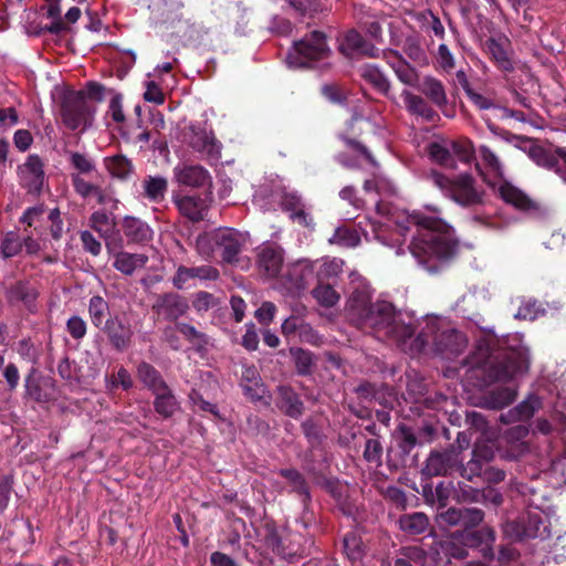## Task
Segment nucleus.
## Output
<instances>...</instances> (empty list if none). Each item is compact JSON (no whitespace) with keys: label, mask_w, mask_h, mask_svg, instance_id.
Here are the masks:
<instances>
[{"label":"nucleus","mask_w":566,"mask_h":566,"mask_svg":"<svg viewBox=\"0 0 566 566\" xmlns=\"http://www.w3.org/2000/svg\"><path fill=\"white\" fill-rule=\"evenodd\" d=\"M346 315L357 328L379 339L392 342L403 353L416 332L413 317L397 310L391 302H371V292L366 285L352 292L346 304Z\"/></svg>","instance_id":"1"},{"label":"nucleus","mask_w":566,"mask_h":566,"mask_svg":"<svg viewBox=\"0 0 566 566\" xmlns=\"http://www.w3.org/2000/svg\"><path fill=\"white\" fill-rule=\"evenodd\" d=\"M499 339L488 335L480 338L474 350L464 359L468 378L474 386L488 387L497 381H507L528 369L527 349L514 337Z\"/></svg>","instance_id":"2"},{"label":"nucleus","mask_w":566,"mask_h":566,"mask_svg":"<svg viewBox=\"0 0 566 566\" xmlns=\"http://www.w3.org/2000/svg\"><path fill=\"white\" fill-rule=\"evenodd\" d=\"M409 222L417 228L409 245L410 252L428 272H438L441 264L458 254L459 241L442 219L413 212L409 216Z\"/></svg>","instance_id":"3"},{"label":"nucleus","mask_w":566,"mask_h":566,"mask_svg":"<svg viewBox=\"0 0 566 566\" xmlns=\"http://www.w3.org/2000/svg\"><path fill=\"white\" fill-rule=\"evenodd\" d=\"M465 335L454 328L449 322L432 317L426 321L423 326L416 324L406 354L417 356L420 354L442 355L446 358L458 356L467 347Z\"/></svg>","instance_id":"4"},{"label":"nucleus","mask_w":566,"mask_h":566,"mask_svg":"<svg viewBox=\"0 0 566 566\" xmlns=\"http://www.w3.org/2000/svg\"><path fill=\"white\" fill-rule=\"evenodd\" d=\"M428 179L447 198L461 207L471 208L484 201V189L478 186L476 179L469 172L450 178L438 170H431Z\"/></svg>","instance_id":"5"},{"label":"nucleus","mask_w":566,"mask_h":566,"mask_svg":"<svg viewBox=\"0 0 566 566\" xmlns=\"http://www.w3.org/2000/svg\"><path fill=\"white\" fill-rule=\"evenodd\" d=\"M329 53L326 34L323 31L313 30L294 42L293 50L289 52L286 60L290 65L307 67L312 62L328 57Z\"/></svg>","instance_id":"6"},{"label":"nucleus","mask_w":566,"mask_h":566,"mask_svg":"<svg viewBox=\"0 0 566 566\" xmlns=\"http://www.w3.org/2000/svg\"><path fill=\"white\" fill-rule=\"evenodd\" d=\"M93 115L94 109L86 103L83 90L65 92L61 103V117L69 129L85 130L92 125Z\"/></svg>","instance_id":"7"},{"label":"nucleus","mask_w":566,"mask_h":566,"mask_svg":"<svg viewBox=\"0 0 566 566\" xmlns=\"http://www.w3.org/2000/svg\"><path fill=\"white\" fill-rule=\"evenodd\" d=\"M461 446H450L442 450H432L426 460L421 474L429 480L432 476H447L460 468Z\"/></svg>","instance_id":"8"},{"label":"nucleus","mask_w":566,"mask_h":566,"mask_svg":"<svg viewBox=\"0 0 566 566\" xmlns=\"http://www.w3.org/2000/svg\"><path fill=\"white\" fill-rule=\"evenodd\" d=\"M495 458V447L491 441L475 442L472 450V458L462 464L460 459V475L469 482L476 483L482 480L488 463H491Z\"/></svg>","instance_id":"9"},{"label":"nucleus","mask_w":566,"mask_h":566,"mask_svg":"<svg viewBox=\"0 0 566 566\" xmlns=\"http://www.w3.org/2000/svg\"><path fill=\"white\" fill-rule=\"evenodd\" d=\"M527 155L537 166L556 172L566 182V148L554 149L532 142Z\"/></svg>","instance_id":"10"},{"label":"nucleus","mask_w":566,"mask_h":566,"mask_svg":"<svg viewBox=\"0 0 566 566\" xmlns=\"http://www.w3.org/2000/svg\"><path fill=\"white\" fill-rule=\"evenodd\" d=\"M284 265V250L275 242H265L255 250L258 273L266 279H275Z\"/></svg>","instance_id":"11"},{"label":"nucleus","mask_w":566,"mask_h":566,"mask_svg":"<svg viewBox=\"0 0 566 566\" xmlns=\"http://www.w3.org/2000/svg\"><path fill=\"white\" fill-rule=\"evenodd\" d=\"M504 532L509 536L521 541L523 538L544 537L547 527L539 513L528 511L522 514L517 520L506 522Z\"/></svg>","instance_id":"12"},{"label":"nucleus","mask_w":566,"mask_h":566,"mask_svg":"<svg viewBox=\"0 0 566 566\" xmlns=\"http://www.w3.org/2000/svg\"><path fill=\"white\" fill-rule=\"evenodd\" d=\"M460 542L470 548L479 552L484 560H493L495 558L494 544L496 533L493 527L484 525L480 528L469 531H458Z\"/></svg>","instance_id":"13"},{"label":"nucleus","mask_w":566,"mask_h":566,"mask_svg":"<svg viewBox=\"0 0 566 566\" xmlns=\"http://www.w3.org/2000/svg\"><path fill=\"white\" fill-rule=\"evenodd\" d=\"M99 331L117 352L126 350L130 346L134 336L132 325L120 315H111Z\"/></svg>","instance_id":"14"},{"label":"nucleus","mask_w":566,"mask_h":566,"mask_svg":"<svg viewBox=\"0 0 566 566\" xmlns=\"http://www.w3.org/2000/svg\"><path fill=\"white\" fill-rule=\"evenodd\" d=\"M187 143L208 160H218L221 157V144L212 132L191 126Z\"/></svg>","instance_id":"15"},{"label":"nucleus","mask_w":566,"mask_h":566,"mask_svg":"<svg viewBox=\"0 0 566 566\" xmlns=\"http://www.w3.org/2000/svg\"><path fill=\"white\" fill-rule=\"evenodd\" d=\"M188 310L186 300L177 293H164L155 297L151 305V311L158 317L169 322H177V319L185 315Z\"/></svg>","instance_id":"16"},{"label":"nucleus","mask_w":566,"mask_h":566,"mask_svg":"<svg viewBox=\"0 0 566 566\" xmlns=\"http://www.w3.org/2000/svg\"><path fill=\"white\" fill-rule=\"evenodd\" d=\"M212 242L223 262L232 264L238 261L242 250L239 232L233 229H220L212 235Z\"/></svg>","instance_id":"17"},{"label":"nucleus","mask_w":566,"mask_h":566,"mask_svg":"<svg viewBox=\"0 0 566 566\" xmlns=\"http://www.w3.org/2000/svg\"><path fill=\"white\" fill-rule=\"evenodd\" d=\"M4 295L10 305L22 304L31 313L36 311L39 292L29 281H17L6 289Z\"/></svg>","instance_id":"18"},{"label":"nucleus","mask_w":566,"mask_h":566,"mask_svg":"<svg viewBox=\"0 0 566 566\" xmlns=\"http://www.w3.org/2000/svg\"><path fill=\"white\" fill-rule=\"evenodd\" d=\"M381 57L386 60L388 65L395 72L397 78L407 86L417 87L419 83V74L396 50L382 51Z\"/></svg>","instance_id":"19"},{"label":"nucleus","mask_w":566,"mask_h":566,"mask_svg":"<svg viewBox=\"0 0 566 566\" xmlns=\"http://www.w3.org/2000/svg\"><path fill=\"white\" fill-rule=\"evenodd\" d=\"M340 52L350 56L353 54H361L367 57H380L382 52L373 43L368 42L358 31L352 29L347 31L339 46Z\"/></svg>","instance_id":"20"},{"label":"nucleus","mask_w":566,"mask_h":566,"mask_svg":"<svg viewBox=\"0 0 566 566\" xmlns=\"http://www.w3.org/2000/svg\"><path fill=\"white\" fill-rule=\"evenodd\" d=\"M219 275V270L211 265H200L192 268L179 265L171 279V283L177 290H185L188 287L190 280L199 279L216 281Z\"/></svg>","instance_id":"21"},{"label":"nucleus","mask_w":566,"mask_h":566,"mask_svg":"<svg viewBox=\"0 0 566 566\" xmlns=\"http://www.w3.org/2000/svg\"><path fill=\"white\" fill-rule=\"evenodd\" d=\"M174 176L179 185L202 188L211 186L210 172L200 165H178L174 168Z\"/></svg>","instance_id":"22"},{"label":"nucleus","mask_w":566,"mask_h":566,"mask_svg":"<svg viewBox=\"0 0 566 566\" xmlns=\"http://www.w3.org/2000/svg\"><path fill=\"white\" fill-rule=\"evenodd\" d=\"M316 263L308 260H300L289 266L287 280L291 283V289L297 292L308 289L316 281Z\"/></svg>","instance_id":"23"},{"label":"nucleus","mask_w":566,"mask_h":566,"mask_svg":"<svg viewBox=\"0 0 566 566\" xmlns=\"http://www.w3.org/2000/svg\"><path fill=\"white\" fill-rule=\"evenodd\" d=\"M485 48L499 70L505 73L514 71V63L510 53L511 44L507 38H489L485 41Z\"/></svg>","instance_id":"24"},{"label":"nucleus","mask_w":566,"mask_h":566,"mask_svg":"<svg viewBox=\"0 0 566 566\" xmlns=\"http://www.w3.org/2000/svg\"><path fill=\"white\" fill-rule=\"evenodd\" d=\"M276 407L287 417L298 419L304 412V402L300 395L287 385H280L276 388Z\"/></svg>","instance_id":"25"},{"label":"nucleus","mask_w":566,"mask_h":566,"mask_svg":"<svg viewBox=\"0 0 566 566\" xmlns=\"http://www.w3.org/2000/svg\"><path fill=\"white\" fill-rule=\"evenodd\" d=\"M453 483L451 481H439L436 485L427 479L421 483V495L424 502L430 505H437L438 509H446L451 493Z\"/></svg>","instance_id":"26"},{"label":"nucleus","mask_w":566,"mask_h":566,"mask_svg":"<svg viewBox=\"0 0 566 566\" xmlns=\"http://www.w3.org/2000/svg\"><path fill=\"white\" fill-rule=\"evenodd\" d=\"M284 541L285 543L281 545L276 555L289 563H295L306 557L313 544L311 539L304 538L301 534H289L284 536Z\"/></svg>","instance_id":"27"},{"label":"nucleus","mask_w":566,"mask_h":566,"mask_svg":"<svg viewBox=\"0 0 566 566\" xmlns=\"http://www.w3.org/2000/svg\"><path fill=\"white\" fill-rule=\"evenodd\" d=\"M243 394L251 401H260L265 392V386L254 365L243 366L240 379Z\"/></svg>","instance_id":"28"},{"label":"nucleus","mask_w":566,"mask_h":566,"mask_svg":"<svg viewBox=\"0 0 566 566\" xmlns=\"http://www.w3.org/2000/svg\"><path fill=\"white\" fill-rule=\"evenodd\" d=\"M122 231L129 243L144 244L153 239V230L142 219L125 216L122 220Z\"/></svg>","instance_id":"29"},{"label":"nucleus","mask_w":566,"mask_h":566,"mask_svg":"<svg viewBox=\"0 0 566 566\" xmlns=\"http://www.w3.org/2000/svg\"><path fill=\"white\" fill-rule=\"evenodd\" d=\"M140 196L150 203L160 205L166 200L168 180L160 175H147L140 182Z\"/></svg>","instance_id":"30"},{"label":"nucleus","mask_w":566,"mask_h":566,"mask_svg":"<svg viewBox=\"0 0 566 566\" xmlns=\"http://www.w3.org/2000/svg\"><path fill=\"white\" fill-rule=\"evenodd\" d=\"M104 167L113 179L122 182L129 181L135 175L134 163L123 154L105 157Z\"/></svg>","instance_id":"31"},{"label":"nucleus","mask_w":566,"mask_h":566,"mask_svg":"<svg viewBox=\"0 0 566 566\" xmlns=\"http://www.w3.org/2000/svg\"><path fill=\"white\" fill-rule=\"evenodd\" d=\"M418 91L426 96L432 104L446 114L448 96L443 83L433 77L424 76L417 85Z\"/></svg>","instance_id":"32"},{"label":"nucleus","mask_w":566,"mask_h":566,"mask_svg":"<svg viewBox=\"0 0 566 566\" xmlns=\"http://www.w3.org/2000/svg\"><path fill=\"white\" fill-rule=\"evenodd\" d=\"M359 76L375 91L389 97L391 83L376 64L365 63L358 69Z\"/></svg>","instance_id":"33"},{"label":"nucleus","mask_w":566,"mask_h":566,"mask_svg":"<svg viewBox=\"0 0 566 566\" xmlns=\"http://www.w3.org/2000/svg\"><path fill=\"white\" fill-rule=\"evenodd\" d=\"M401 96L410 114L420 116L428 123H433L439 119V114L422 96L412 94L409 91H403Z\"/></svg>","instance_id":"34"},{"label":"nucleus","mask_w":566,"mask_h":566,"mask_svg":"<svg viewBox=\"0 0 566 566\" xmlns=\"http://www.w3.org/2000/svg\"><path fill=\"white\" fill-rule=\"evenodd\" d=\"M528 433L530 430L525 423H518L505 431L504 438L511 444L507 458L517 459L528 451V446L525 442Z\"/></svg>","instance_id":"35"},{"label":"nucleus","mask_w":566,"mask_h":566,"mask_svg":"<svg viewBox=\"0 0 566 566\" xmlns=\"http://www.w3.org/2000/svg\"><path fill=\"white\" fill-rule=\"evenodd\" d=\"M541 406L539 400L536 397H530L526 400L520 402L516 407L510 409L507 412L500 415V421L509 424L513 422H525L530 420L535 410Z\"/></svg>","instance_id":"36"},{"label":"nucleus","mask_w":566,"mask_h":566,"mask_svg":"<svg viewBox=\"0 0 566 566\" xmlns=\"http://www.w3.org/2000/svg\"><path fill=\"white\" fill-rule=\"evenodd\" d=\"M148 262V256L143 253H128L119 251L114 254L113 268L124 275H133L137 269H142Z\"/></svg>","instance_id":"37"},{"label":"nucleus","mask_w":566,"mask_h":566,"mask_svg":"<svg viewBox=\"0 0 566 566\" xmlns=\"http://www.w3.org/2000/svg\"><path fill=\"white\" fill-rule=\"evenodd\" d=\"M282 209L290 212V217L294 222L308 227L312 219L304 209L302 198L295 192H285L281 200Z\"/></svg>","instance_id":"38"},{"label":"nucleus","mask_w":566,"mask_h":566,"mask_svg":"<svg viewBox=\"0 0 566 566\" xmlns=\"http://www.w3.org/2000/svg\"><path fill=\"white\" fill-rule=\"evenodd\" d=\"M279 474L289 482L292 486V491L301 497L304 509L307 510L312 501V496L308 484L303 474L293 468L281 469Z\"/></svg>","instance_id":"39"},{"label":"nucleus","mask_w":566,"mask_h":566,"mask_svg":"<svg viewBox=\"0 0 566 566\" xmlns=\"http://www.w3.org/2000/svg\"><path fill=\"white\" fill-rule=\"evenodd\" d=\"M516 398V390L511 387H494L488 390L483 397V405L489 409H503L511 405Z\"/></svg>","instance_id":"40"},{"label":"nucleus","mask_w":566,"mask_h":566,"mask_svg":"<svg viewBox=\"0 0 566 566\" xmlns=\"http://www.w3.org/2000/svg\"><path fill=\"white\" fill-rule=\"evenodd\" d=\"M153 395L154 409L164 419L171 418L180 408L179 402L169 386Z\"/></svg>","instance_id":"41"},{"label":"nucleus","mask_w":566,"mask_h":566,"mask_svg":"<svg viewBox=\"0 0 566 566\" xmlns=\"http://www.w3.org/2000/svg\"><path fill=\"white\" fill-rule=\"evenodd\" d=\"M137 377L151 394L168 387L161 374L151 364L146 361H142L137 366Z\"/></svg>","instance_id":"42"},{"label":"nucleus","mask_w":566,"mask_h":566,"mask_svg":"<svg viewBox=\"0 0 566 566\" xmlns=\"http://www.w3.org/2000/svg\"><path fill=\"white\" fill-rule=\"evenodd\" d=\"M399 528L407 535H421L429 528V517L422 512L402 514L398 518Z\"/></svg>","instance_id":"43"},{"label":"nucleus","mask_w":566,"mask_h":566,"mask_svg":"<svg viewBox=\"0 0 566 566\" xmlns=\"http://www.w3.org/2000/svg\"><path fill=\"white\" fill-rule=\"evenodd\" d=\"M174 203L179 212L189 220L198 222L203 219V201L201 198L195 196L175 197Z\"/></svg>","instance_id":"44"},{"label":"nucleus","mask_w":566,"mask_h":566,"mask_svg":"<svg viewBox=\"0 0 566 566\" xmlns=\"http://www.w3.org/2000/svg\"><path fill=\"white\" fill-rule=\"evenodd\" d=\"M29 190H40L44 182L43 163L38 155H30L23 165Z\"/></svg>","instance_id":"45"},{"label":"nucleus","mask_w":566,"mask_h":566,"mask_svg":"<svg viewBox=\"0 0 566 566\" xmlns=\"http://www.w3.org/2000/svg\"><path fill=\"white\" fill-rule=\"evenodd\" d=\"M500 197L515 208L527 211L534 207V202L518 188L504 182L499 188Z\"/></svg>","instance_id":"46"},{"label":"nucleus","mask_w":566,"mask_h":566,"mask_svg":"<svg viewBox=\"0 0 566 566\" xmlns=\"http://www.w3.org/2000/svg\"><path fill=\"white\" fill-rule=\"evenodd\" d=\"M342 551L352 563L361 560L365 555V545L360 535L355 531L347 532L342 539Z\"/></svg>","instance_id":"47"},{"label":"nucleus","mask_w":566,"mask_h":566,"mask_svg":"<svg viewBox=\"0 0 566 566\" xmlns=\"http://www.w3.org/2000/svg\"><path fill=\"white\" fill-rule=\"evenodd\" d=\"M88 222L90 227L105 240L112 238L115 232L116 223L105 210L94 211L90 216Z\"/></svg>","instance_id":"48"},{"label":"nucleus","mask_w":566,"mask_h":566,"mask_svg":"<svg viewBox=\"0 0 566 566\" xmlns=\"http://www.w3.org/2000/svg\"><path fill=\"white\" fill-rule=\"evenodd\" d=\"M109 314L108 302L101 295H94L88 301V316L94 327L101 329Z\"/></svg>","instance_id":"49"},{"label":"nucleus","mask_w":566,"mask_h":566,"mask_svg":"<svg viewBox=\"0 0 566 566\" xmlns=\"http://www.w3.org/2000/svg\"><path fill=\"white\" fill-rule=\"evenodd\" d=\"M427 151L430 159L433 160L434 163L447 168L455 167L454 158L451 154L449 142L446 144L432 142L428 145Z\"/></svg>","instance_id":"50"},{"label":"nucleus","mask_w":566,"mask_h":566,"mask_svg":"<svg viewBox=\"0 0 566 566\" xmlns=\"http://www.w3.org/2000/svg\"><path fill=\"white\" fill-rule=\"evenodd\" d=\"M317 285L312 290L313 297L323 307H333L339 301V294L329 284L323 281H316Z\"/></svg>","instance_id":"51"},{"label":"nucleus","mask_w":566,"mask_h":566,"mask_svg":"<svg viewBox=\"0 0 566 566\" xmlns=\"http://www.w3.org/2000/svg\"><path fill=\"white\" fill-rule=\"evenodd\" d=\"M451 154L462 163L470 164L475 158V149L472 140L469 138H459L450 140Z\"/></svg>","instance_id":"52"},{"label":"nucleus","mask_w":566,"mask_h":566,"mask_svg":"<svg viewBox=\"0 0 566 566\" xmlns=\"http://www.w3.org/2000/svg\"><path fill=\"white\" fill-rule=\"evenodd\" d=\"M290 354L294 359L296 373L301 376H308L313 370V355L310 350L301 347L290 348Z\"/></svg>","instance_id":"53"},{"label":"nucleus","mask_w":566,"mask_h":566,"mask_svg":"<svg viewBox=\"0 0 566 566\" xmlns=\"http://www.w3.org/2000/svg\"><path fill=\"white\" fill-rule=\"evenodd\" d=\"M329 242L344 248H354L360 243V237L357 230L343 226L335 230Z\"/></svg>","instance_id":"54"},{"label":"nucleus","mask_w":566,"mask_h":566,"mask_svg":"<svg viewBox=\"0 0 566 566\" xmlns=\"http://www.w3.org/2000/svg\"><path fill=\"white\" fill-rule=\"evenodd\" d=\"M398 448L403 455H408L417 446H421L415 430L406 424L398 427Z\"/></svg>","instance_id":"55"},{"label":"nucleus","mask_w":566,"mask_h":566,"mask_svg":"<svg viewBox=\"0 0 566 566\" xmlns=\"http://www.w3.org/2000/svg\"><path fill=\"white\" fill-rule=\"evenodd\" d=\"M22 250V240L20 235L14 232L10 231L6 233L1 241L0 245V254L3 259H9L12 256H15L20 253Z\"/></svg>","instance_id":"56"},{"label":"nucleus","mask_w":566,"mask_h":566,"mask_svg":"<svg viewBox=\"0 0 566 566\" xmlns=\"http://www.w3.org/2000/svg\"><path fill=\"white\" fill-rule=\"evenodd\" d=\"M382 452L384 449L380 440L377 438H369L365 442L363 458L366 462L379 467L382 462Z\"/></svg>","instance_id":"57"},{"label":"nucleus","mask_w":566,"mask_h":566,"mask_svg":"<svg viewBox=\"0 0 566 566\" xmlns=\"http://www.w3.org/2000/svg\"><path fill=\"white\" fill-rule=\"evenodd\" d=\"M355 394L360 402L381 401L384 390L369 381H364L355 388Z\"/></svg>","instance_id":"58"},{"label":"nucleus","mask_w":566,"mask_h":566,"mask_svg":"<svg viewBox=\"0 0 566 566\" xmlns=\"http://www.w3.org/2000/svg\"><path fill=\"white\" fill-rule=\"evenodd\" d=\"M322 95L333 104L346 105L347 92L336 83L324 84L321 88Z\"/></svg>","instance_id":"59"},{"label":"nucleus","mask_w":566,"mask_h":566,"mask_svg":"<svg viewBox=\"0 0 566 566\" xmlns=\"http://www.w3.org/2000/svg\"><path fill=\"white\" fill-rule=\"evenodd\" d=\"M437 513V522L441 527L461 526L462 507L441 509Z\"/></svg>","instance_id":"60"},{"label":"nucleus","mask_w":566,"mask_h":566,"mask_svg":"<svg viewBox=\"0 0 566 566\" xmlns=\"http://www.w3.org/2000/svg\"><path fill=\"white\" fill-rule=\"evenodd\" d=\"M484 512L481 509L476 507H462V521L461 526L462 531H469L478 528V526L484 520Z\"/></svg>","instance_id":"61"},{"label":"nucleus","mask_w":566,"mask_h":566,"mask_svg":"<svg viewBox=\"0 0 566 566\" xmlns=\"http://www.w3.org/2000/svg\"><path fill=\"white\" fill-rule=\"evenodd\" d=\"M189 401L196 411L209 412L217 418H220L219 409L216 405L205 400L199 390L192 389L189 392Z\"/></svg>","instance_id":"62"},{"label":"nucleus","mask_w":566,"mask_h":566,"mask_svg":"<svg viewBox=\"0 0 566 566\" xmlns=\"http://www.w3.org/2000/svg\"><path fill=\"white\" fill-rule=\"evenodd\" d=\"M504 502L503 494L495 488L488 485L485 488H481V501L480 504H483L488 509L496 510Z\"/></svg>","instance_id":"63"},{"label":"nucleus","mask_w":566,"mask_h":566,"mask_svg":"<svg viewBox=\"0 0 566 566\" xmlns=\"http://www.w3.org/2000/svg\"><path fill=\"white\" fill-rule=\"evenodd\" d=\"M218 305L217 297L206 291H199L193 295L192 307L198 313L208 312Z\"/></svg>","instance_id":"64"}]
</instances>
